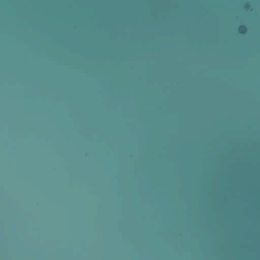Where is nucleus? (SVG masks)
<instances>
[{"label": "nucleus", "mask_w": 260, "mask_h": 260, "mask_svg": "<svg viewBox=\"0 0 260 260\" xmlns=\"http://www.w3.org/2000/svg\"><path fill=\"white\" fill-rule=\"evenodd\" d=\"M247 31V27L245 25H240L238 27V31L240 34L244 35Z\"/></svg>", "instance_id": "f257e3e1"}]
</instances>
